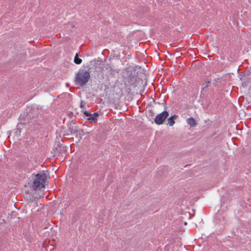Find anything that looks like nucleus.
Instances as JSON below:
<instances>
[{
    "mask_svg": "<svg viewBox=\"0 0 251 251\" xmlns=\"http://www.w3.org/2000/svg\"><path fill=\"white\" fill-rule=\"evenodd\" d=\"M93 116L94 117H95V118H97V117L98 116L99 114L98 113L96 112V113H94L93 114Z\"/></svg>",
    "mask_w": 251,
    "mask_h": 251,
    "instance_id": "obj_10",
    "label": "nucleus"
},
{
    "mask_svg": "<svg viewBox=\"0 0 251 251\" xmlns=\"http://www.w3.org/2000/svg\"><path fill=\"white\" fill-rule=\"evenodd\" d=\"M90 77V72L88 70H80L75 77V82L79 85L86 84Z\"/></svg>",
    "mask_w": 251,
    "mask_h": 251,
    "instance_id": "obj_2",
    "label": "nucleus"
},
{
    "mask_svg": "<svg viewBox=\"0 0 251 251\" xmlns=\"http://www.w3.org/2000/svg\"><path fill=\"white\" fill-rule=\"evenodd\" d=\"M176 117L177 116L175 115L169 117L167 120L168 124L170 126H173L175 124V119H176Z\"/></svg>",
    "mask_w": 251,
    "mask_h": 251,
    "instance_id": "obj_4",
    "label": "nucleus"
},
{
    "mask_svg": "<svg viewBox=\"0 0 251 251\" xmlns=\"http://www.w3.org/2000/svg\"><path fill=\"white\" fill-rule=\"evenodd\" d=\"M49 178L48 173L44 171H40L33 178L32 188L36 190L45 187L46 183Z\"/></svg>",
    "mask_w": 251,
    "mask_h": 251,
    "instance_id": "obj_1",
    "label": "nucleus"
},
{
    "mask_svg": "<svg viewBox=\"0 0 251 251\" xmlns=\"http://www.w3.org/2000/svg\"><path fill=\"white\" fill-rule=\"evenodd\" d=\"M184 224H185V225H187V223H186V222H185V223H184Z\"/></svg>",
    "mask_w": 251,
    "mask_h": 251,
    "instance_id": "obj_12",
    "label": "nucleus"
},
{
    "mask_svg": "<svg viewBox=\"0 0 251 251\" xmlns=\"http://www.w3.org/2000/svg\"><path fill=\"white\" fill-rule=\"evenodd\" d=\"M168 116L169 113L167 111H164L156 116L154 122L157 125L162 124Z\"/></svg>",
    "mask_w": 251,
    "mask_h": 251,
    "instance_id": "obj_3",
    "label": "nucleus"
},
{
    "mask_svg": "<svg viewBox=\"0 0 251 251\" xmlns=\"http://www.w3.org/2000/svg\"><path fill=\"white\" fill-rule=\"evenodd\" d=\"M187 122L189 125H190L192 127L195 126L197 125L196 120L194 119V118L192 117L188 118L187 120Z\"/></svg>",
    "mask_w": 251,
    "mask_h": 251,
    "instance_id": "obj_5",
    "label": "nucleus"
},
{
    "mask_svg": "<svg viewBox=\"0 0 251 251\" xmlns=\"http://www.w3.org/2000/svg\"><path fill=\"white\" fill-rule=\"evenodd\" d=\"M74 62L76 64H80L82 62V60L78 58L77 53H76L75 56Z\"/></svg>",
    "mask_w": 251,
    "mask_h": 251,
    "instance_id": "obj_6",
    "label": "nucleus"
},
{
    "mask_svg": "<svg viewBox=\"0 0 251 251\" xmlns=\"http://www.w3.org/2000/svg\"><path fill=\"white\" fill-rule=\"evenodd\" d=\"M80 106L81 108L83 109L85 108V103L81 101Z\"/></svg>",
    "mask_w": 251,
    "mask_h": 251,
    "instance_id": "obj_9",
    "label": "nucleus"
},
{
    "mask_svg": "<svg viewBox=\"0 0 251 251\" xmlns=\"http://www.w3.org/2000/svg\"><path fill=\"white\" fill-rule=\"evenodd\" d=\"M83 113L86 117H88V118L90 117V116H91V114L90 112L86 111H84Z\"/></svg>",
    "mask_w": 251,
    "mask_h": 251,
    "instance_id": "obj_8",
    "label": "nucleus"
},
{
    "mask_svg": "<svg viewBox=\"0 0 251 251\" xmlns=\"http://www.w3.org/2000/svg\"><path fill=\"white\" fill-rule=\"evenodd\" d=\"M88 120L92 122H96L97 118L94 117L93 114H91V116L88 118Z\"/></svg>",
    "mask_w": 251,
    "mask_h": 251,
    "instance_id": "obj_7",
    "label": "nucleus"
},
{
    "mask_svg": "<svg viewBox=\"0 0 251 251\" xmlns=\"http://www.w3.org/2000/svg\"><path fill=\"white\" fill-rule=\"evenodd\" d=\"M209 83H210V82H208V83H207V85H206V87H207V86L209 85Z\"/></svg>",
    "mask_w": 251,
    "mask_h": 251,
    "instance_id": "obj_11",
    "label": "nucleus"
}]
</instances>
